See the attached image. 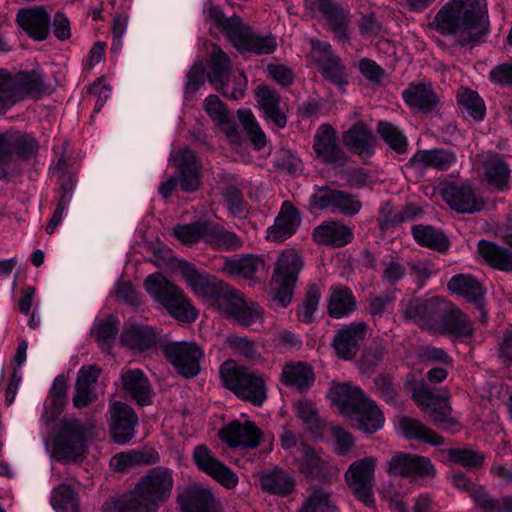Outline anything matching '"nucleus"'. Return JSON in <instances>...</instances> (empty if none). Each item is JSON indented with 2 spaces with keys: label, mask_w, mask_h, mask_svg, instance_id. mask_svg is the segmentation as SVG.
Returning <instances> with one entry per match:
<instances>
[{
  "label": "nucleus",
  "mask_w": 512,
  "mask_h": 512,
  "mask_svg": "<svg viewBox=\"0 0 512 512\" xmlns=\"http://www.w3.org/2000/svg\"><path fill=\"white\" fill-rule=\"evenodd\" d=\"M458 104L462 110L475 121L484 118L486 108L479 94L468 88H461L457 95Z\"/></svg>",
  "instance_id": "obj_53"
},
{
  "label": "nucleus",
  "mask_w": 512,
  "mask_h": 512,
  "mask_svg": "<svg viewBox=\"0 0 512 512\" xmlns=\"http://www.w3.org/2000/svg\"><path fill=\"white\" fill-rule=\"evenodd\" d=\"M231 42L239 52H251L256 55L271 54L277 47L276 39L270 35H261L250 27L241 24Z\"/></svg>",
  "instance_id": "obj_22"
},
{
  "label": "nucleus",
  "mask_w": 512,
  "mask_h": 512,
  "mask_svg": "<svg viewBox=\"0 0 512 512\" xmlns=\"http://www.w3.org/2000/svg\"><path fill=\"white\" fill-rule=\"evenodd\" d=\"M179 271L193 293L204 301H207L216 309L225 296L228 295L227 293H229L231 286L211 277L207 273L198 271L196 267L190 263H182L179 267Z\"/></svg>",
  "instance_id": "obj_9"
},
{
  "label": "nucleus",
  "mask_w": 512,
  "mask_h": 512,
  "mask_svg": "<svg viewBox=\"0 0 512 512\" xmlns=\"http://www.w3.org/2000/svg\"><path fill=\"white\" fill-rule=\"evenodd\" d=\"M118 325V320L114 316H109L94 326L93 333L102 347H109L114 342L118 333Z\"/></svg>",
  "instance_id": "obj_63"
},
{
  "label": "nucleus",
  "mask_w": 512,
  "mask_h": 512,
  "mask_svg": "<svg viewBox=\"0 0 512 512\" xmlns=\"http://www.w3.org/2000/svg\"><path fill=\"white\" fill-rule=\"evenodd\" d=\"M443 198L459 213L471 214L481 210L484 205L475 190L466 182L447 186L443 191Z\"/></svg>",
  "instance_id": "obj_23"
},
{
  "label": "nucleus",
  "mask_w": 512,
  "mask_h": 512,
  "mask_svg": "<svg viewBox=\"0 0 512 512\" xmlns=\"http://www.w3.org/2000/svg\"><path fill=\"white\" fill-rule=\"evenodd\" d=\"M18 25L34 40H45L49 35L50 16L42 6L23 8L17 12Z\"/></svg>",
  "instance_id": "obj_26"
},
{
  "label": "nucleus",
  "mask_w": 512,
  "mask_h": 512,
  "mask_svg": "<svg viewBox=\"0 0 512 512\" xmlns=\"http://www.w3.org/2000/svg\"><path fill=\"white\" fill-rule=\"evenodd\" d=\"M302 267V260L296 252L287 250L279 255L272 278L274 304L286 307L291 302Z\"/></svg>",
  "instance_id": "obj_6"
},
{
  "label": "nucleus",
  "mask_w": 512,
  "mask_h": 512,
  "mask_svg": "<svg viewBox=\"0 0 512 512\" xmlns=\"http://www.w3.org/2000/svg\"><path fill=\"white\" fill-rule=\"evenodd\" d=\"M313 238L320 244L342 247L353 240V231L342 222L328 221L314 229Z\"/></svg>",
  "instance_id": "obj_36"
},
{
  "label": "nucleus",
  "mask_w": 512,
  "mask_h": 512,
  "mask_svg": "<svg viewBox=\"0 0 512 512\" xmlns=\"http://www.w3.org/2000/svg\"><path fill=\"white\" fill-rule=\"evenodd\" d=\"M219 436L232 448H255L260 443L262 432L253 422L235 421L223 427Z\"/></svg>",
  "instance_id": "obj_21"
},
{
  "label": "nucleus",
  "mask_w": 512,
  "mask_h": 512,
  "mask_svg": "<svg viewBox=\"0 0 512 512\" xmlns=\"http://www.w3.org/2000/svg\"><path fill=\"white\" fill-rule=\"evenodd\" d=\"M386 472L392 476H401L410 482L433 478L436 469L424 456L403 452H394L386 462Z\"/></svg>",
  "instance_id": "obj_13"
},
{
  "label": "nucleus",
  "mask_w": 512,
  "mask_h": 512,
  "mask_svg": "<svg viewBox=\"0 0 512 512\" xmlns=\"http://www.w3.org/2000/svg\"><path fill=\"white\" fill-rule=\"evenodd\" d=\"M328 395L335 403L342 414L352 416L355 410L367 398L363 391L350 383L333 384L329 389Z\"/></svg>",
  "instance_id": "obj_34"
},
{
  "label": "nucleus",
  "mask_w": 512,
  "mask_h": 512,
  "mask_svg": "<svg viewBox=\"0 0 512 512\" xmlns=\"http://www.w3.org/2000/svg\"><path fill=\"white\" fill-rule=\"evenodd\" d=\"M378 459L367 456L352 462L344 474L345 482L354 497L365 506H375L373 488Z\"/></svg>",
  "instance_id": "obj_8"
},
{
  "label": "nucleus",
  "mask_w": 512,
  "mask_h": 512,
  "mask_svg": "<svg viewBox=\"0 0 512 512\" xmlns=\"http://www.w3.org/2000/svg\"><path fill=\"white\" fill-rule=\"evenodd\" d=\"M343 144L362 158L370 157L374 152V137L371 130L363 122L354 124L343 134Z\"/></svg>",
  "instance_id": "obj_38"
},
{
  "label": "nucleus",
  "mask_w": 512,
  "mask_h": 512,
  "mask_svg": "<svg viewBox=\"0 0 512 512\" xmlns=\"http://www.w3.org/2000/svg\"><path fill=\"white\" fill-rule=\"evenodd\" d=\"M405 104L422 113H430L439 106V96L430 83H410L402 92Z\"/></svg>",
  "instance_id": "obj_29"
},
{
  "label": "nucleus",
  "mask_w": 512,
  "mask_h": 512,
  "mask_svg": "<svg viewBox=\"0 0 512 512\" xmlns=\"http://www.w3.org/2000/svg\"><path fill=\"white\" fill-rule=\"evenodd\" d=\"M138 417L127 404L116 401L110 405V432L118 444L128 443L135 435Z\"/></svg>",
  "instance_id": "obj_19"
},
{
  "label": "nucleus",
  "mask_w": 512,
  "mask_h": 512,
  "mask_svg": "<svg viewBox=\"0 0 512 512\" xmlns=\"http://www.w3.org/2000/svg\"><path fill=\"white\" fill-rule=\"evenodd\" d=\"M301 218L298 210L291 202L285 201L282 204L279 215L274 225L267 230V238L274 242H282L292 236L299 227Z\"/></svg>",
  "instance_id": "obj_32"
},
{
  "label": "nucleus",
  "mask_w": 512,
  "mask_h": 512,
  "mask_svg": "<svg viewBox=\"0 0 512 512\" xmlns=\"http://www.w3.org/2000/svg\"><path fill=\"white\" fill-rule=\"evenodd\" d=\"M313 148L317 157L324 163L343 164L346 160L345 153L337 143L336 132L328 124H322L318 128Z\"/></svg>",
  "instance_id": "obj_25"
},
{
  "label": "nucleus",
  "mask_w": 512,
  "mask_h": 512,
  "mask_svg": "<svg viewBox=\"0 0 512 512\" xmlns=\"http://www.w3.org/2000/svg\"><path fill=\"white\" fill-rule=\"evenodd\" d=\"M221 271L230 277L260 282L266 278L269 266L260 256L244 255L240 258L226 257Z\"/></svg>",
  "instance_id": "obj_18"
},
{
  "label": "nucleus",
  "mask_w": 512,
  "mask_h": 512,
  "mask_svg": "<svg viewBox=\"0 0 512 512\" xmlns=\"http://www.w3.org/2000/svg\"><path fill=\"white\" fill-rule=\"evenodd\" d=\"M207 221L195 222L187 225H178L174 228V236L184 244H193L200 240L205 241Z\"/></svg>",
  "instance_id": "obj_62"
},
{
  "label": "nucleus",
  "mask_w": 512,
  "mask_h": 512,
  "mask_svg": "<svg viewBox=\"0 0 512 512\" xmlns=\"http://www.w3.org/2000/svg\"><path fill=\"white\" fill-rule=\"evenodd\" d=\"M377 132L383 141L396 153L402 154L407 151V137L396 125L387 121H379Z\"/></svg>",
  "instance_id": "obj_52"
},
{
  "label": "nucleus",
  "mask_w": 512,
  "mask_h": 512,
  "mask_svg": "<svg viewBox=\"0 0 512 512\" xmlns=\"http://www.w3.org/2000/svg\"><path fill=\"white\" fill-rule=\"evenodd\" d=\"M433 330L457 338L470 337L473 334L472 324L466 315L455 305L448 302L447 309L437 318Z\"/></svg>",
  "instance_id": "obj_30"
},
{
  "label": "nucleus",
  "mask_w": 512,
  "mask_h": 512,
  "mask_svg": "<svg viewBox=\"0 0 512 512\" xmlns=\"http://www.w3.org/2000/svg\"><path fill=\"white\" fill-rule=\"evenodd\" d=\"M295 413L298 419L313 433L322 428V421L318 415L316 405L308 400H299L294 403Z\"/></svg>",
  "instance_id": "obj_57"
},
{
  "label": "nucleus",
  "mask_w": 512,
  "mask_h": 512,
  "mask_svg": "<svg viewBox=\"0 0 512 512\" xmlns=\"http://www.w3.org/2000/svg\"><path fill=\"white\" fill-rule=\"evenodd\" d=\"M457 161L454 151L444 148H434L417 151L409 160L410 165L417 170L435 169L444 171L451 168Z\"/></svg>",
  "instance_id": "obj_27"
},
{
  "label": "nucleus",
  "mask_w": 512,
  "mask_h": 512,
  "mask_svg": "<svg viewBox=\"0 0 512 512\" xmlns=\"http://www.w3.org/2000/svg\"><path fill=\"white\" fill-rule=\"evenodd\" d=\"M356 309V299L346 286H331L328 313L333 318L348 316Z\"/></svg>",
  "instance_id": "obj_44"
},
{
  "label": "nucleus",
  "mask_w": 512,
  "mask_h": 512,
  "mask_svg": "<svg viewBox=\"0 0 512 512\" xmlns=\"http://www.w3.org/2000/svg\"><path fill=\"white\" fill-rule=\"evenodd\" d=\"M227 294L217 308L221 314L244 327L262 323L263 310L258 303L245 299L240 292L232 287Z\"/></svg>",
  "instance_id": "obj_15"
},
{
  "label": "nucleus",
  "mask_w": 512,
  "mask_h": 512,
  "mask_svg": "<svg viewBox=\"0 0 512 512\" xmlns=\"http://www.w3.org/2000/svg\"><path fill=\"white\" fill-rule=\"evenodd\" d=\"M485 181L499 192L509 189L511 169L504 158L498 154L488 155L483 161Z\"/></svg>",
  "instance_id": "obj_37"
},
{
  "label": "nucleus",
  "mask_w": 512,
  "mask_h": 512,
  "mask_svg": "<svg viewBox=\"0 0 512 512\" xmlns=\"http://www.w3.org/2000/svg\"><path fill=\"white\" fill-rule=\"evenodd\" d=\"M412 236L420 246L444 252L449 247L447 236L439 229L431 225H413L411 227Z\"/></svg>",
  "instance_id": "obj_46"
},
{
  "label": "nucleus",
  "mask_w": 512,
  "mask_h": 512,
  "mask_svg": "<svg viewBox=\"0 0 512 512\" xmlns=\"http://www.w3.org/2000/svg\"><path fill=\"white\" fill-rule=\"evenodd\" d=\"M447 287L451 293L473 303H479L484 296V289L481 283L469 274L454 275L449 280Z\"/></svg>",
  "instance_id": "obj_43"
},
{
  "label": "nucleus",
  "mask_w": 512,
  "mask_h": 512,
  "mask_svg": "<svg viewBox=\"0 0 512 512\" xmlns=\"http://www.w3.org/2000/svg\"><path fill=\"white\" fill-rule=\"evenodd\" d=\"M120 338L127 347L142 351L155 343L156 334L148 326L131 325L123 329Z\"/></svg>",
  "instance_id": "obj_47"
},
{
  "label": "nucleus",
  "mask_w": 512,
  "mask_h": 512,
  "mask_svg": "<svg viewBox=\"0 0 512 512\" xmlns=\"http://www.w3.org/2000/svg\"><path fill=\"white\" fill-rule=\"evenodd\" d=\"M64 165V160L60 159L53 171V175L57 176V181L60 183V189L58 191L59 199L53 214L58 215L61 218H63V215L71 201L74 187L73 179L70 176L66 179V175L63 173Z\"/></svg>",
  "instance_id": "obj_51"
},
{
  "label": "nucleus",
  "mask_w": 512,
  "mask_h": 512,
  "mask_svg": "<svg viewBox=\"0 0 512 512\" xmlns=\"http://www.w3.org/2000/svg\"><path fill=\"white\" fill-rule=\"evenodd\" d=\"M208 78L214 88L224 97L239 100L244 97L248 80L242 70H233L230 58L217 45H214L208 62Z\"/></svg>",
  "instance_id": "obj_4"
},
{
  "label": "nucleus",
  "mask_w": 512,
  "mask_h": 512,
  "mask_svg": "<svg viewBox=\"0 0 512 512\" xmlns=\"http://www.w3.org/2000/svg\"><path fill=\"white\" fill-rule=\"evenodd\" d=\"M102 512H142L132 493L129 491L121 497L112 498L107 500L103 507Z\"/></svg>",
  "instance_id": "obj_64"
},
{
  "label": "nucleus",
  "mask_w": 512,
  "mask_h": 512,
  "mask_svg": "<svg viewBox=\"0 0 512 512\" xmlns=\"http://www.w3.org/2000/svg\"><path fill=\"white\" fill-rule=\"evenodd\" d=\"M398 429L408 439H416L433 446L444 444L442 436L427 428L421 421L410 417L399 418Z\"/></svg>",
  "instance_id": "obj_42"
},
{
  "label": "nucleus",
  "mask_w": 512,
  "mask_h": 512,
  "mask_svg": "<svg viewBox=\"0 0 512 512\" xmlns=\"http://www.w3.org/2000/svg\"><path fill=\"white\" fill-rule=\"evenodd\" d=\"M434 23L438 32L450 35L454 44L472 48L488 27L485 0H450L437 12Z\"/></svg>",
  "instance_id": "obj_1"
},
{
  "label": "nucleus",
  "mask_w": 512,
  "mask_h": 512,
  "mask_svg": "<svg viewBox=\"0 0 512 512\" xmlns=\"http://www.w3.org/2000/svg\"><path fill=\"white\" fill-rule=\"evenodd\" d=\"M447 309V302L439 297L406 298L400 303L404 319L423 328L433 330L437 318Z\"/></svg>",
  "instance_id": "obj_12"
},
{
  "label": "nucleus",
  "mask_w": 512,
  "mask_h": 512,
  "mask_svg": "<svg viewBox=\"0 0 512 512\" xmlns=\"http://www.w3.org/2000/svg\"><path fill=\"white\" fill-rule=\"evenodd\" d=\"M477 259L488 266L505 271H512V252L506 247L487 240H480L477 244Z\"/></svg>",
  "instance_id": "obj_33"
},
{
  "label": "nucleus",
  "mask_w": 512,
  "mask_h": 512,
  "mask_svg": "<svg viewBox=\"0 0 512 512\" xmlns=\"http://www.w3.org/2000/svg\"><path fill=\"white\" fill-rule=\"evenodd\" d=\"M12 74L5 69H0V113L19 102Z\"/></svg>",
  "instance_id": "obj_60"
},
{
  "label": "nucleus",
  "mask_w": 512,
  "mask_h": 512,
  "mask_svg": "<svg viewBox=\"0 0 512 512\" xmlns=\"http://www.w3.org/2000/svg\"><path fill=\"white\" fill-rule=\"evenodd\" d=\"M257 103L264 113V117L276 127L282 129L286 126L287 117L284 104L277 90L266 85L259 86L256 91Z\"/></svg>",
  "instance_id": "obj_31"
},
{
  "label": "nucleus",
  "mask_w": 512,
  "mask_h": 512,
  "mask_svg": "<svg viewBox=\"0 0 512 512\" xmlns=\"http://www.w3.org/2000/svg\"><path fill=\"white\" fill-rule=\"evenodd\" d=\"M367 333L364 322H352L338 330L333 338L332 346L338 358L352 360L359 351L360 343Z\"/></svg>",
  "instance_id": "obj_20"
},
{
  "label": "nucleus",
  "mask_w": 512,
  "mask_h": 512,
  "mask_svg": "<svg viewBox=\"0 0 512 512\" xmlns=\"http://www.w3.org/2000/svg\"><path fill=\"white\" fill-rule=\"evenodd\" d=\"M125 394L135 400L138 405L151 404L153 390L146 375L140 369L123 370L120 377Z\"/></svg>",
  "instance_id": "obj_28"
},
{
  "label": "nucleus",
  "mask_w": 512,
  "mask_h": 512,
  "mask_svg": "<svg viewBox=\"0 0 512 512\" xmlns=\"http://www.w3.org/2000/svg\"><path fill=\"white\" fill-rule=\"evenodd\" d=\"M299 512H337V507L330 492L317 488L303 502Z\"/></svg>",
  "instance_id": "obj_55"
},
{
  "label": "nucleus",
  "mask_w": 512,
  "mask_h": 512,
  "mask_svg": "<svg viewBox=\"0 0 512 512\" xmlns=\"http://www.w3.org/2000/svg\"><path fill=\"white\" fill-rule=\"evenodd\" d=\"M260 484L264 491L280 496L290 494L295 486L293 478L282 470H274L263 474L260 478Z\"/></svg>",
  "instance_id": "obj_50"
},
{
  "label": "nucleus",
  "mask_w": 512,
  "mask_h": 512,
  "mask_svg": "<svg viewBox=\"0 0 512 512\" xmlns=\"http://www.w3.org/2000/svg\"><path fill=\"white\" fill-rule=\"evenodd\" d=\"M86 453V431L76 418H64L53 446V457L62 462H76Z\"/></svg>",
  "instance_id": "obj_7"
},
{
  "label": "nucleus",
  "mask_w": 512,
  "mask_h": 512,
  "mask_svg": "<svg viewBox=\"0 0 512 512\" xmlns=\"http://www.w3.org/2000/svg\"><path fill=\"white\" fill-rule=\"evenodd\" d=\"M415 403L443 429L454 431L457 421L451 416L452 408L447 397L435 396L423 383L416 385L412 391Z\"/></svg>",
  "instance_id": "obj_16"
},
{
  "label": "nucleus",
  "mask_w": 512,
  "mask_h": 512,
  "mask_svg": "<svg viewBox=\"0 0 512 512\" xmlns=\"http://www.w3.org/2000/svg\"><path fill=\"white\" fill-rule=\"evenodd\" d=\"M101 370L94 365L82 367L76 379L75 394L73 404L77 408L86 407L95 398V387L100 376Z\"/></svg>",
  "instance_id": "obj_35"
},
{
  "label": "nucleus",
  "mask_w": 512,
  "mask_h": 512,
  "mask_svg": "<svg viewBox=\"0 0 512 512\" xmlns=\"http://www.w3.org/2000/svg\"><path fill=\"white\" fill-rule=\"evenodd\" d=\"M238 119L253 146L257 150L263 149L266 145V135L257 123L251 110H238Z\"/></svg>",
  "instance_id": "obj_54"
},
{
  "label": "nucleus",
  "mask_w": 512,
  "mask_h": 512,
  "mask_svg": "<svg viewBox=\"0 0 512 512\" xmlns=\"http://www.w3.org/2000/svg\"><path fill=\"white\" fill-rule=\"evenodd\" d=\"M203 108L210 119L221 129L226 135L229 142L233 145L241 144V135L236 127L233 118L225 104L217 95H209L205 98Z\"/></svg>",
  "instance_id": "obj_24"
},
{
  "label": "nucleus",
  "mask_w": 512,
  "mask_h": 512,
  "mask_svg": "<svg viewBox=\"0 0 512 512\" xmlns=\"http://www.w3.org/2000/svg\"><path fill=\"white\" fill-rule=\"evenodd\" d=\"M19 101L37 97L45 90L43 74L38 70L22 71L12 75Z\"/></svg>",
  "instance_id": "obj_45"
},
{
  "label": "nucleus",
  "mask_w": 512,
  "mask_h": 512,
  "mask_svg": "<svg viewBox=\"0 0 512 512\" xmlns=\"http://www.w3.org/2000/svg\"><path fill=\"white\" fill-rule=\"evenodd\" d=\"M168 362L186 379L197 376L200 361L204 356L202 348L194 342H170L164 346Z\"/></svg>",
  "instance_id": "obj_14"
},
{
  "label": "nucleus",
  "mask_w": 512,
  "mask_h": 512,
  "mask_svg": "<svg viewBox=\"0 0 512 512\" xmlns=\"http://www.w3.org/2000/svg\"><path fill=\"white\" fill-rule=\"evenodd\" d=\"M193 462L203 473L212 477L220 485L232 489L238 484L236 473L215 457L206 445H198L192 454Z\"/></svg>",
  "instance_id": "obj_17"
},
{
  "label": "nucleus",
  "mask_w": 512,
  "mask_h": 512,
  "mask_svg": "<svg viewBox=\"0 0 512 512\" xmlns=\"http://www.w3.org/2000/svg\"><path fill=\"white\" fill-rule=\"evenodd\" d=\"M323 17L327 21L328 29L339 41L348 40L347 28L350 19L347 11L334 4Z\"/></svg>",
  "instance_id": "obj_56"
},
{
  "label": "nucleus",
  "mask_w": 512,
  "mask_h": 512,
  "mask_svg": "<svg viewBox=\"0 0 512 512\" xmlns=\"http://www.w3.org/2000/svg\"><path fill=\"white\" fill-rule=\"evenodd\" d=\"M51 504L57 512L78 511L76 494L70 486L65 484L54 489Z\"/></svg>",
  "instance_id": "obj_58"
},
{
  "label": "nucleus",
  "mask_w": 512,
  "mask_h": 512,
  "mask_svg": "<svg viewBox=\"0 0 512 512\" xmlns=\"http://www.w3.org/2000/svg\"><path fill=\"white\" fill-rule=\"evenodd\" d=\"M144 287L150 297L177 321L192 323L197 319V310L184 291L162 274L149 275L144 282Z\"/></svg>",
  "instance_id": "obj_3"
},
{
  "label": "nucleus",
  "mask_w": 512,
  "mask_h": 512,
  "mask_svg": "<svg viewBox=\"0 0 512 512\" xmlns=\"http://www.w3.org/2000/svg\"><path fill=\"white\" fill-rule=\"evenodd\" d=\"M173 484L172 471L156 467L143 476L130 492L142 512H157L159 504L170 497Z\"/></svg>",
  "instance_id": "obj_5"
},
{
  "label": "nucleus",
  "mask_w": 512,
  "mask_h": 512,
  "mask_svg": "<svg viewBox=\"0 0 512 512\" xmlns=\"http://www.w3.org/2000/svg\"><path fill=\"white\" fill-rule=\"evenodd\" d=\"M318 67L324 78L331 81L333 84L339 87H343L347 84L345 67L338 57L321 59Z\"/></svg>",
  "instance_id": "obj_59"
},
{
  "label": "nucleus",
  "mask_w": 512,
  "mask_h": 512,
  "mask_svg": "<svg viewBox=\"0 0 512 512\" xmlns=\"http://www.w3.org/2000/svg\"><path fill=\"white\" fill-rule=\"evenodd\" d=\"M220 376L223 385L239 399L255 406H262L267 400V379L262 373L226 361L220 368Z\"/></svg>",
  "instance_id": "obj_2"
},
{
  "label": "nucleus",
  "mask_w": 512,
  "mask_h": 512,
  "mask_svg": "<svg viewBox=\"0 0 512 512\" xmlns=\"http://www.w3.org/2000/svg\"><path fill=\"white\" fill-rule=\"evenodd\" d=\"M204 242L214 249L224 251L238 250L243 246V240L240 236L212 222H207Z\"/></svg>",
  "instance_id": "obj_41"
},
{
  "label": "nucleus",
  "mask_w": 512,
  "mask_h": 512,
  "mask_svg": "<svg viewBox=\"0 0 512 512\" xmlns=\"http://www.w3.org/2000/svg\"><path fill=\"white\" fill-rule=\"evenodd\" d=\"M310 203L315 209L348 217L355 216L362 208L356 196L329 186H315Z\"/></svg>",
  "instance_id": "obj_11"
},
{
  "label": "nucleus",
  "mask_w": 512,
  "mask_h": 512,
  "mask_svg": "<svg viewBox=\"0 0 512 512\" xmlns=\"http://www.w3.org/2000/svg\"><path fill=\"white\" fill-rule=\"evenodd\" d=\"M315 375L310 365L304 362H290L283 366L281 381L284 385L297 390L307 391L314 383Z\"/></svg>",
  "instance_id": "obj_39"
},
{
  "label": "nucleus",
  "mask_w": 512,
  "mask_h": 512,
  "mask_svg": "<svg viewBox=\"0 0 512 512\" xmlns=\"http://www.w3.org/2000/svg\"><path fill=\"white\" fill-rule=\"evenodd\" d=\"M207 17L212 21L230 40L239 30L242 22L238 16L225 17L222 10L217 6H210Z\"/></svg>",
  "instance_id": "obj_61"
},
{
  "label": "nucleus",
  "mask_w": 512,
  "mask_h": 512,
  "mask_svg": "<svg viewBox=\"0 0 512 512\" xmlns=\"http://www.w3.org/2000/svg\"><path fill=\"white\" fill-rule=\"evenodd\" d=\"M356 421V427L369 434H373L380 430L384 425V415L376 402L370 398H366L361 405L352 414Z\"/></svg>",
  "instance_id": "obj_40"
},
{
  "label": "nucleus",
  "mask_w": 512,
  "mask_h": 512,
  "mask_svg": "<svg viewBox=\"0 0 512 512\" xmlns=\"http://www.w3.org/2000/svg\"><path fill=\"white\" fill-rule=\"evenodd\" d=\"M38 149L36 140L21 132L0 133V178L15 167L16 160L32 158Z\"/></svg>",
  "instance_id": "obj_10"
},
{
  "label": "nucleus",
  "mask_w": 512,
  "mask_h": 512,
  "mask_svg": "<svg viewBox=\"0 0 512 512\" xmlns=\"http://www.w3.org/2000/svg\"><path fill=\"white\" fill-rule=\"evenodd\" d=\"M470 497L482 512H512V496L495 498L480 486L471 490Z\"/></svg>",
  "instance_id": "obj_48"
},
{
  "label": "nucleus",
  "mask_w": 512,
  "mask_h": 512,
  "mask_svg": "<svg viewBox=\"0 0 512 512\" xmlns=\"http://www.w3.org/2000/svg\"><path fill=\"white\" fill-rule=\"evenodd\" d=\"M182 512H213L215 498L206 488H193L180 503Z\"/></svg>",
  "instance_id": "obj_49"
}]
</instances>
